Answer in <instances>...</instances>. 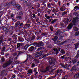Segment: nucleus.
<instances>
[{
    "mask_svg": "<svg viewBox=\"0 0 79 79\" xmlns=\"http://www.w3.org/2000/svg\"><path fill=\"white\" fill-rule=\"evenodd\" d=\"M66 10V7L65 6H62L60 8V10L61 11H64Z\"/></svg>",
    "mask_w": 79,
    "mask_h": 79,
    "instance_id": "26",
    "label": "nucleus"
},
{
    "mask_svg": "<svg viewBox=\"0 0 79 79\" xmlns=\"http://www.w3.org/2000/svg\"><path fill=\"white\" fill-rule=\"evenodd\" d=\"M9 56H10V54L9 53H7L5 55V57L7 58H8V57H9Z\"/></svg>",
    "mask_w": 79,
    "mask_h": 79,
    "instance_id": "41",
    "label": "nucleus"
},
{
    "mask_svg": "<svg viewBox=\"0 0 79 79\" xmlns=\"http://www.w3.org/2000/svg\"><path fill=\"white\" fill-rule=\"evenodd\" d=\"M44 16H45V17H46V18L47 19H49H49H50V17L49 16H48L47 14H45Z\"/></svg>",
    "mask_w": 79,
    "mask_h": 79,
    "instance_id": "38",
    "label": "nucleus"
},
{
    "mask_svg": "<svg viewBox=\"0 0 79 79\" xmlns=\"http://www.w3.org/2000/svg\"><path fill=\"white\" fill-rule=\"evenodd\" d=\"M20 24V22L19 21H18L16 23H15V27H16V28H17L18 27Z\"/></svg>",
    "mask_w": 79,
    "mask_h": 79,
    "instance_id": "22",
    "label": "nucleus"
},
{
    "mask_svg": "<svg viewBox=\"0 0 79 79\" xmlns=\"http://www.w3.org/2000/svg\"><path fill=\"white\" fill-rule=\"evenodd\" d=\"M4 37L3 36V35H2L0 37V40H3Z\"/></svg>",
    "mask_w": 79,
    "mask_h": 79,
    "instance_id": "59",
    "label": "nucleus"
},
{
    "mask_svg": "<svg viewBox=\"0 0 79 79\" xmlns=\"http://www.w3.org/2000/svg\"><path fill=\"white\" fill-rule=\"evenodd\" d=\"M68 79V75H66L63 77L62 79Z\"/></svg>",
    "mask_w": 79,
    "mask_h": 79,
    "instance_id": "54",
    "label": "nucleus"
},
{
    "mask_svg": "<svg viewBox=\"0 0 79 79\" xmlns=\"http://www.w3.org/2000/svg\"><path fill=\"white\" fill-rule=\"evenodd\" d=\"M12 61L11 59L9 60L8 61L6 62L2 65V67L3 68H5L6 67H8V66H9L10 64H11Z\"/></svg>",
    "mask_w": 79,
    "mask_h": 79,
    "instance_id": "6",
    "label": "nucleus"
},
{
    "mask_svg": "<svg viewBox=\"0 0 79 79\" xmlns=\"http://www.w3.org/2000/svg\"><path fill=\"white\" fill-rule=\"evenodd\" d=\"M66 42H67V40H65L64 42H62L61 43V41H57L55 43L56 44H57V45H59V46H60V45H63L66 43Z\"/></svg>",
    "mask_w": 79,
    "mask_h": 79,
    "instance_id": "7",
    "label": "nucleus"
},
{
    "mask_svg": "<svg viewBox=\"0 0 79 79\" xmlns=\"http://www.w3.org/2000/svg\"><path fill=\"white\" fill-rule=\"evenodd\" d=\"M45 48H44V47L42 46V47H40V48H38L37 50V52H38V51H39L40 50H43V49H44Z\"/></svg>",
    "mask_w": 79,
    "mask_h": 79,
    "instance_id": "31",
    "label": "nucleus"
},
{
    "mask_svg": "<svg viewBox=\"0 0 79 79\" xmlns=\"http://www.w3.org/2000/svg\"><path fill=\"white\" fill-rule=\"evenodd\" d=\"M31 4L30 2H27L26 4L27 6H30Z\"/></svg>",
    "mask_w": 79,
    "mask_h": 79,
    "instance_id": "49",
    "label": "nucleus"
},
{
    "mask_svg": "<svg viewBox=\"0 0 79 79\" xmlns=\"http://www.w3.org/2000/svg\"><path fill=\"white\" fill-rule=\"evenodd\" d=\"M73 26V24L70 23V24L67 27V29L68 30H70L72 29V27Z\"/></svg>",
    "mask_w": 79,
    "mask_h": 79,
    "instance_id": "23",
    "label": "nucleus"
},
{
    "mask_svg": "<svg viewBox=\"0 0 79 79\" xmlns=\"http://www.w3.org/2000/svg\"><path fill=\"white\" fill-rule=\"evenodd\" d=\"M55 70V69H51L50 71H49V73H52L53 72V71Z\"/></svg>",
    "mask_w": 79,
    "mask_h": 79,
    "instance_id": "55",
    "label": "nucleus"
},
{
    "mask_svg": "<svg viewBox=\"0 0 79 79\" xmlns=\"http://www.w3.org/2000/svg\"><path fill=\"white\" fill-rule=\"evenodd\" d=\"M59 65L61 66L62 68H64V69H66L67 70H69V67H71V64L69 65L68 64H66L64 65V64L63 63H60L59 64Z\"/></svg>",
    "mask_w": 79,
    "mask_h": 79,
    "instance_id": "2",
    "label": "nucleus"
},
{
    "mask_svg": "<svg viewBox=\"0 0 79 79\" xmlns=\"http://www.w3.org/2000/svg\"><path fill=\"white\" fill-rule=\"evenodd\" d=\"M63 38V36L60 35V36L59 37V40H61V39H62Z\"/></svg>",
    "mask_w": 79,
    "mask_h": 79,
    "instance_id": "60",
    "label": "nucleus"
},
{
    "mask_svg": "<svg viewBox=\"0 0 79 79\" xmlns=\"http://www.w3.org/2000/svg\"><path fill=\"white\" fill-rule=\"evenodd\" d=\"M55 67V66H54V65H52V66H51L50 65H49L47 66L45 69H43L41 70L42 73H45L48 71H49V69H50V68H52Z\"/></svg>",
    "mask_w": 79,
    "mask_h": 79,
    "instance_id": "5",
    "label": "nucleus"
},
{
    "mask_svg": "<svg viewBox=\"0 0 79 79\" xmlns=\"http://www.w3.org/2000/svg\"><path fill=\"white\" fill-rule=\"evenodd\" d=\"M71 21V19H67L66 20V23H69L70 21Z\"/></svg>",
    "mask_w": 79,
    "mask_h": 79,
    "instance_id": "57",
    "label": "nucleus"
},
{
    "mask_svg": "<svg viewBox=\"0 0 79 79\" xmlns=\"http://www.w3.org/2000/svg\"><path fill=\"white\" fill-rule=\"evenodd\" d=\"M1 45L3 46L2 47H6V46H7L6 44L4 43H2Z\"/></svg>",
    "mask_w": 79,
    "mask_h": 79,
    "instance_id": "48",
    "label": "nucleus"
},
{
    "mask_svg": "<svg viewBox=\"0 0 79 79\" xmlns=\"http://www.w3.org/2000/svg\"><path fill=\"white\" fill-rule=\"evenodd\" d=\"M23 15V12H20L19 13V16H22Z\"/></svg>",
    "mask_w": 79,
    "mask_h": 79,
    "instance_id": "63",
    "label": "nucleus"
},
{
    "mask_svg": "<svg viewBox=\"0 0 79 79\" xmlns=\"http://www.w3.org/2000/svg\"><path fill=\"white\" fill-rule=\"evenodd\" d=\"M53 50L54 51V52H49V55H53V54H54V55H58L59 53V52H60L61 50V48H60V47H58L56 48L53 49Z\"/></svg>",
    "mask_w": 79,
    "mask_h": 79,
    "instance_id": "1",
    "label": "nucleus"
},
{
    "mask_svg": "<svg viewBox=\"0 0 79 79\" xmlns=\"http://www.w3.org/2000/svg\"><path fill=\"white\" fill-rule=\"evenodd\" d=\"M6 6H9V7H10V6H11V2H7L6 3Z\"/></svg>",
    "mask_w": 79,
    "mask_h": 79,
    "instance_id": "36",
    "label": "nucleus"
},
{
    "mask_svg": "<svg viewBox=\"0 0 79 79\" xmlns=\"http://www.w3.org/2000/svg\"><path fill=\"white\" fill-rule=\"evenodd\" d=\"M78 21H79V18L77 17H76L73 18L72 21V22L74 25H76V23H77Z\"/></svg>",
    "mask_w": 79,
    "mask_h": 79,
    "instance_id": "8",
    "label": "nucleus"
},
{
    "mask_svg": "<svg viewBox=\"0 0 79 79\" xmlns=\"http://www.w3.org/2000/svg\"><path fill=\"white\" fill-rule=\"evenodd\" d=\"M23 23H20V25H19V27H21V26H24V24H23Z\"/></svg>",
    "mask_w": 79,
    "mask_h": 79,
    "instance_id": "61",
    "label": "nucleus"
},
{
    "mask_svg": "<svg viewBox=\"0 0 79 79\" xmlns=\"http://www.w3.org/2000/svg\"><path fill=\"white\" fill-rule=\"evenodd\" d=\"M9 34L10 35H11V36H13L15 35L13 34V31H9Z\"/></svg>",
    "mask_w": 79,
    "mask_h": 79,
    "instance_id": "35",
    "label": "nucleus"
},
{
    "mask_svg": "<svg viewBox=\"0 0 79 79\" xmlns=\"http://www.w3.org/2000/svg\"><path fill=\"white\" fill-rule=\"evenodd\" d=\"M57 20H58L57 19H55L53 20V19H49L48 21H49V23H50L51 24H54V23H56Z\"/></svg>",
    "mask_w": 79,
    "mask_h": 79,
    "instance_id": "9",
    "label": "nucleus"
},
{
    "mask_svg": "<svg viewBox=\"0 0 79 79\" xmlns=\"http://www.w3.org/2000/svg\"><path fill=\"white\" fill-rule=\"evenodd\" d=\"M79 31H77L76 32L74 35L75 36H77V35H79Z\"/></svg>",
    "mask_w": 79,
    "mask_h": 79,
    "instance_id": "51",
    "label": "nucleus"
},
{
    "mask_svg": "<svg viewBox=\"0 0 79 79\" xmlns=\"http://www.w3.org/2000/svg\"><path fill=\"white\" fill-rule=\"evenodd\" d=\"M17 48H19V49L21 48V47H22V46H23V44H22L21 43H17Z\"/></svg>",
    "mask_w": 79,
    "mask_h": 79,
    "instance_id": "21",
    "label": "nucleus"
},
{
    "mask_svg": "<svg viewBox=\"0 0 79 79\" xmlns=\"http://www.w3.org/2000/svg\"><path fill=\"white\" fill-rule=\"evenodd\" d=\"M63 73V71H62V70L59 69L57 70L56 71L55 75L52 76L53 78L56 77V75H58V73Z\"/></svg>",
    "mask_w": 79,
    "mask_h": 79,
    "instance_id": "10",
    "label": "nucleus"
},
{
    "mask_svg": "<svg viewBox=\"0 0 79 79\" xmlns=\"http://www.w3.org/2000/svg\"><path fill=\"white\" fill-rule=\"evenodd\" d=\"M52 12L53 13H57L58 11L56 10V9L54 8L52 10Z\"/></svg>",
    "mask_w": 79,
    "mask_h": 79,
    "instance_id": "47",
    "label": "nucleus"
},
{
    "mask_svg": "<svg viewBox=\"0 0 79 79\" xmlns=\"http://www.w3.org/2000/svg\"><path fill=\"white\" fill-rule=\"evenodd\" d=\"M28 40L30 42H32L34 40H35V36H33V34L32 32H30L29 34L28 35Z\"/></svg>",
    "mask_w": 79,
    "mask_h": 79,
    "instance_id": "3",
    "label": "nucleus"
},
{
    "mask_svg": "<svg viewBox=\"0 0 79 79\" xmlns=\"http://www.w3.org/2000/svg\"><path fill=\"white\" fill-rule=\"evenodd\" d=\"M6 71L5 70H3L1 72V73H0V76L2 77V79L5 76V75L4 73H5Z\"/></svg>",
    "mask_w": 79,
    "mask_h": 79,
    "instance_id": "12",
    "label": "nucleus"
},
{
    "mask_svg": "<svg viewBox=\"0 0 79 79\" xmlns=\"http://www.w3.org/2000/svg\"><path fill=\"white\" fill-rule=\"evenodd\" d=\"M47 7L49 8H51V6H52L50 2H48V3L47 4Z\"/></svg>",
    "mask_w": 79,
    "mask_h": 79,
    "instance_id": "37",
    "label": "nucleus"
},
{
    "mask_svg": "<svg viewBox=\"0 0 79 79\" xmlns=\"http://www.w3.org/2000/svg\"><path fill=\"white\" fill-rule=\"evenodd\" d=\"M78 58L77 57L76 58V57H75V58L73 60H72V61L73 64H75V63L78 61V60L77 59Z\"/></svg>",
    "mask_w": 79,
    "mask_h": 79,
    "instance_id": "19",
    "label": "nucleus"
},
{
    "mask_svg": "<svg viewBox=\"0 0 79 79\" xmlns=\"http://www.w3.org/2000/svg\"><path fill=\"white\" fill-rule=\"evenodd\" d=\"M10 2L11 3V5H12L13 6H15V5H16V2H15V1H12Z\"/></svg>",
    "mask_w": 79,
    "mask_h": 79,
    "instance_id": "34",
    "label": "nucleus"
},
{
    "mask_svg": "<svg viewBox=\"0 0 79 79\" xmlns=\"http://www.w3.org/2000/svg\"><path fill=\"white\" fill-rule=\"evenodd\" d=\"M10 17L11 18H14V14H11Z\"/></svg>",
    "mask_w": 79,
    "mask_h": 79,
    "instance_id": "64",
    "label": "nucleus"
},
{
    "mask_svg": "<svg viewBox=\"0 0 79 79\" xmlns=\"http://www.w3.org/2000/svg\"><path fill=\"white\" fill-rule=\"evenodd\" d=\"M11 37L13 38V39H14L15 40H17L18 36H17V35H16L14 34L13 36H11Z\"/></svg>",
    "mask_w": 79,
    "mask_h": 79,
    "instance_id": "28",
    "label": "nucleus"
},
{
    "mask_svg": "<svg viewBox=\"0 0 79 79\" xmlns=\"http://www.w3.org/2000/svg\"><path fill=\"white\" fill-rule=\"evenodd\" d=\"M31 27V24L27 23L23 27L24 29H26L28 27Z\"/></svg>",
    "mask_w": 79,
    "mask_h": 79,
    "instance_id": "20",
    "label": "nucleus"
},
{
    "mask_svg": "<svg viewBox=\"0 0 79 79\" xmlns=\"http://www.w3.org/2000/svg\"><path fill=\"white\" fill-rule=\"evenodd\" d=\"M5 61V59L4 57L3 56L0 60V63H3Z\"/></svg>",
    "mask_w": 79,
    "mask_h": 79,
    "instance_id": "29",
    "label": "nucleus"
},
{
    "mask_svg": "<svg viewBox=\"0 0 79 79\" xmlns=\"http://www.w3.org/2000/svg\"><path fill=\"white\" fill-rule=\"evenodd\" d=\"M27 58L25 60L23 61V63H27V62L28 61V58H32V56L29 55H27Z\"/></svg>",
    "mask_w": 79,
    "mask_h": 79,
    "instance_id": "18",
    "label": "nucleus"
},
{
    "mask_svg": "<svg viewBox=\"0 0 79 79\" xmlns=\"http://www.w3.org/2000/svg\"><path fill=\"white\" fill-rule=\"evenodd\" d=\"M66 55H64V56H71V54L69 52H67L66 53Z\"/></svg>",
    "mask_w": 79,
    "mask_h": 79,
    "instance_id": "27",
    "label": "nucleus"
},
{
    "mask_svg": "<svg viewBox=\"0 0 79 79\" xmlns=\"http://www.w3.org/2000/svg\"><path fill=\"white\" fill-rule=\"evenodd\" d=\"M33 45L36 46V47H41V46H44L45 44L43 42H35L32 43Z\"/></svg>",
    "mask_w": 79,
    "mask_h": 79,
    "instance_id": "4",
    "label": "nucleus"
},
{
    "mask_svg": "<svg viewBox=\"0 0 79 79\" xmlns=\"http://www.w3.org/2000/svg\"><path fill=\"white\" fill-rule=\"evenodd\" d=\"M78 30H79V29L77 27H73V31H77Z\"/></svg>",
    "mask_w": 79,
    "mask_h": 79,
    "instance_id": "46",
    "label": "nucleus"
},
{
    "mask_svg": "<svg viewBox=\"0 0 79 79\" xmlns=\"http://www.w3.org/2000/svg\"><path fill=\"white\" fill-rule=\"evenodd\" d=\"M2 30L3 31V32H5V31L7 30V28L6 27H4L2 29Z\"/></svg>",
    "mask_w": 79,
    "mask_h": 79,
    "instance_id": "50",
    "label": "nucleus"
},
{
    "mask_svg": "<svg viewBox=\"0 0 79 79\" xmlns=\"http://www.w3.org/2000/svg\"><path fill=\"white\" fill-rule=\"evenodd\" d=\"M69 19H72V18H73V16H72V15H70L69 14Z\"/></svg>",
    "mask_w": 79,
    "mask_h": 79,
    "instance_id": "53",
    "label": "nucleus"
},
{
    "mask_svg": "<svg viewBox=\"0 0 79 79\" xmlns=\"http://www.w3.org/2000/svg\"><path fill=\"white\" fill-rule=\"evenodd\" d=\"M71 71H73V72H76L77 71V68H76V65H74L73 67L71 69Z\"/></svg>",
    "mask_w": 79,
    "mask_h": 79,
    "instance_id": "13",
    "label": "nucleus"
},
{
    "mask_svg": "<svg viewBox=\"0 0 79 79\" xmlns=\"http://www.w3.org/2000/svg\"><path fill=\"white\" fill-rule=\"evenodd\" d=\"M60 53L63 55L65 53V52L64 51V50H63V49H62L60 50Z\"/></svg>",
    "mask_w": 79,
    "mask_h": 79,
    "instance_id": "44",
    "label": "nucleus"
},
{
    "mask_svg": "<svg viewBox=\"0 0 79 79\" xmlns=\"http://www.w3.org/2000/svg\"><path fill=\"white\" fill-rule=\"evenodd\" d=\"M16 6L17 8V9L19 10H21V6H20L19 4H17L16 5Z\"/></svg>",
    "mask_w": 79,
    "mask_h": 79,
    "instance_id": "30",
    "label": "nucleus"
},
{
    "mask_svg": "<svg viewBox=\"0 0 79 79\" xmlns=\"http://www.w3.org/2000/svg\"><path fill=\"white\" fill-rule=\"evenodd\" d=\"M58 37L56 35L55 36L53 37V38H52V40H53V41H54V43H55V42L58 40Z\"/></svg>",
    "mask_w": 79,
    "mask_h": 79,
    "instance_id": "16",
    "label": "nucleus"
},
{
    "mask_svg": "<svg viewBox=\"0 0 79 79\" xmlns=\"http://www.w3.org/2000/svg\"><path fill=\"white\" fill-rule=\"evenodd\" d=\"M47 48H48L49 49H50L52 48V45L51 44H48V46H47Z\"/></svg>",
    "mask_w": 79,
    "mask_h": 79,
    "instance_id": "40",
    "label": "nucleus"
},
{
    "mask_svg": "<svg viewBox=\"0 0 79 79\" xmlns=\"http://www.w3.org/2000/svg\"><path fill=\"white\" fill-rule=\"evenodd\" d=\"M42 51L37 52L35 55V57H39L42 55Z\"/></svg>",
    "mask_w": 79,
    "mask_h": 79,
    "instance_id": "11",
    "label": "nucleus"
},
{
    "mask_svg": "<svg viewBox=\"0 0 79 79\" xmlns=\"http://www.w3.org/2000/svg\"><path fill=\"white\" fill-rule=\"evenodd\" d=\"M35 49V47L31 46L28 49V52H33Z\"/></svg>",
    "mask_w": 79,
    "mask_h": 79,
    "instance_id": "14",
    "label": "nucleus"
},
{
    "mask_svg": "<svg viewBox=\"0 0 79 79\" xmlns=\"http://www.w3.org/2000/svg\"><path fill=\"white\" fill-rule=\"evenodd\" d=\"M3 48H2V52H4L5 51V50H6V47H2Z\"/></svg>",
    "mask_w": 79,
    "mask_h": 79,
    "instance_id": "56",
    "label": "nucleus"
},
{
    "mask_svg": "<svg viewBox=\"0 0 79 79\" xmlns=\"http://www.w3.org/2000/svg\"><path fill=\"white\" fill-rule=\"evenodd\" d=\"M75 47V50H77V48H78L79 47V42H78L77 43L74 44Z\"/></svg>",
    "mask_w": 79,
    "mask_h": 79,
    "instance_id": "32",
    "label": "nucleus"
},
{
    "mask_svg": "<svg viewBox=\"0 0 79 79\" xmlns=\"http://www.w3.org/2000/svg\"><path fill=\"white\" fill-rule=\"evenodd\" d=\"M61 34V31L60 30H58L55 33V35H57L58 36H60Z\"/></svg>",
    "mask_w": 79,
    "mask_h": 79,
    "instance_id": "15",
    "label": "nucleus"
},
{
    "mask_svg": "<svg viewBox=\"0 0 79 79\" xmlns=\"http://www.w3.org/2000/svg\"><path fill=\"white\" fill-rule=\"evenodd\" d=\"M18 55L19 56V55H21V54H23V53L24 52H23L22 51H18Z\"/></svg>",
    "mask_w": 79,
    "mask_h": 79,
    "instance_id": "42",
    "label": "nucleus"
},
{
    "mask_svg": "<svg viewBox=\"0 0 79 79\" xmlns=\"http://www.w3.org/2000/svg\"><path fill=\"white\" fill-rule=\"evenodd\" d=\"M66 14H67V11H65L64 12H62V16H64Z\"/></svg>",
    "mask_w": 79,
    "mask_h": 79,
    "instance_id": "45",
    "label": "nucleus"
},
{
    "mask_svg": "<svg viewBox=\"0 0 79 79\" xmlns=\"http://www.w3.org/2000/svg\"><path fill=\"white\" fill-rule=\"evenodd\" d=\"M27 72L28 73H27V74H29L31 75V74H33V71L32 69H29L28 70Z\"/></svg>",
    "mask_w": 79,
    "mask_h": 79,
    "instance_id": "17",
    "label": "nucleus"
},
{
    "mask_svg": "<svg viewBox=\"0 0 79 79\" xmlns=\"http://www.w3.org/2000/svg\"><path fill=\"white\" fill-rule=\"evenodd\" d=\"M22 73L23 74H25L24 76H23V78H26V77H27V76L26 75V72H22Z\"/></svg>",
    "mask_w": 79,
    "mask_h": 79,
    "instance_id": "43",
    "label": "nucleus"
},
{
    "mask_svg": "<svg viewBox=\"0 0 79 79\" xmlns=\"http://www.w3.org/2000/svg\"><path fill=\"white\" fill-rule=\"evenodd\" d=\"M8 32H9V30H8V29H7V30L5 31V34H8Z\"/></svg>",
    "mask_w": 79,
    "mask_h": 79,
    "instance_id": "58",
    "label": "nucleus"
},
{
    "mask_svg": "<svg viewBox=\"0 0 79 79\" xmlns=\"http://www.w3.org/2000/svg\"><path fill=\"white\" fill-rule=\"evenodd\" d=\"M29 46L30 45H29V44H26L23 47V48L24 50H27V48H28Z\"/></svg>",
    "mask_w": 79,
    "mask_h": 79,
    "instance_id": "24",
    "label": "nucleus"
},
{
    "mask_svg": "<svg viewBox=\"0 0 79 79\" xmlns=\"http://www.w3.org/2000/svg\"><path fill=\"white\" fill-rule=\"evenodd\" d=\"M18 41H19V42H24V40L23 38L18 37Z\"/></svg>",
    "mask_w": 79,
    "mask_h": 79,
    "instance_id": "25",
    "label": "nucleus"
},
{
    "mask_svg": "<svg viewBox=\"0 0 79 79\" xmlns=\"http://www.w3.org/2000/svg\"><path fill=\"white\" fill-rule=\"evenodd\" d=\"M74 78L75 79H77V78H79V73H77L75 74L74 76Z\"/></svg>",
    "mask_w": 79,
    "mask_h": 79,
    "instance_id": "33",
    "label": "nucleus"
},
{
    "mask_svg": "<svg viewBox=\"0 0 79 79\" xmlns=\"http://www.w3.org/2000/svg\"><path fill=\"white\" fill-rule=\"evenodd\" d=\"M47 12L48 14H50V12H51V10L50 9H48L47 10Z\"/></svg>",
    "mask_w": 79,
    "mask_h": 79,
    "instance_id": "62",
    "label": "nucleus"
},
{
    "mask_svg": "<svg viewBox=\"0 0 79 79\" xmlns=\"http://www.w3.org/2000/svg\"><path fill=\"white\" fill-rule=\"evenodd\" d=\"M16 18H17V19H19L20 20H21V19H23V17L20 16H17L16 17Z\"/></svg>",
    "mask_w": 79,
    "mask_h": 79,
    "instance_id": "39",
    "label": "nucleus"
},
{
    "mask_svg": "<svg viewBox=\"0 0 79 79\" xmlns=\"http://www.w3.org/2000/svg\"><path fill=\"white\" fill-rule=\"evenodd\" d=\"M51 5L52 6H55V5H56V4H55V3L54 2H52L51 3Z\"/></svg>",
    "mask_w": 79,
    "mask_h": 79,
    "instance_id": "52",
    "label": "nucleus"
}]
</instances>
